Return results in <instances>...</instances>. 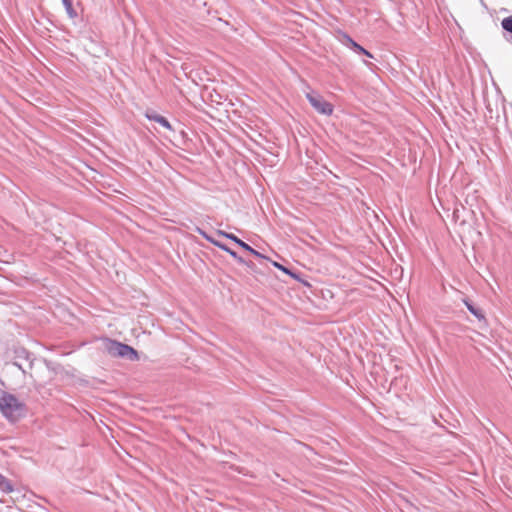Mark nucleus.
<instances>
[{"mask_svg": "<svg viewBox=\"0 0 512 512\" xmlns=\"http://www.w3.org/2000/svg\"><path fill=\"white\" fill-rule=\"evenodd\" d=\"M0 411L9 421L16 422L24 417L26 405L15 395L2 391L0 393Z\"/></svg>", "mask_w": 512, "mask_h": 512, "instance_id": "f257e3e1", "label": "nucleus"}, {"mask_svg": "<svg viewBox=\"0 0 512 512\" xmlns=\"http://www.w3.org/2000/svg\"><path fill=\"white\" fill-rule=\"evenodd\" d=\"M104 348L113 357L125 358L130 361L139 359L138 352L131 346L112 339L104 340Z\"/></svg>", "mask_w": 512, "mask_h": 512, "instance_id": "f03ea898", "label": "nucleus"}, {"mask_svg": "<svg viewBox=\"0 0 512 512\" xmlns=\"http://www.w3.org/2000/svg\"><path fill=\"white\" fill-rule=\"evenodd\" d=\"M306 98L310 105L320 114L331 115L333 113V105L327 102L323 96L315 91L306 93Z\"/></svg>", "mask_w": 512, "mask_h": 512, "instance_id": "7ed1b4c3", "label": "nucleus"}, {"mask_svg": "<svg viewBox=\"0 0 512 512\" xmlns=\"http://www.w3.org/2000/svg\"><path fill=\"white\" fill-rule=\"evenodd\" d=\"M217 234L220 235V236H223L227 239H230L232 240L233 242H235L238 246H240L241 248H243L244 250L250 252L252 255H254L255 257H258V258H262V259H267L264 255H262L260 252H258L257 250H255L254 248H252L250 245H248L247 243H245L244 241H242L240 238H238L237 236H235L234 234H231V233H227V232H224L222 230H218L217 231Z\"/></svg>", "mask_w": 512, "mask_h": 512, "instance_id": "20e7f679", "label": "nucleus"}, {"mask_svg": "<svg viewBox=\"0 0 512 512\" xmlns=\"http://www.w3.org/2000/svg\"><path fill=\"white\" fill-rule=\"evenodd\" d=\"M144 115L148 120L157 122L168 130H173L170 122L165 117L158 114L155 110H147Z\"/></svg>", "mask_w": 512, "mask_h": 512, "instance_id": "39448f33", "label": "nucleus"}, {"mask_svg": "<svg viewBox=\"0 0 512 512\" xmlns=\"http://www.w3.org/2000/svg\"><path fill=\"white\" fill-rule=\"evenodd\" d=\"M343 43L352 48L356 53L358 54H363L369 58H373V55L367 51L365 48H363L361 45H359L358 43H356L350 36H348L347 34L344 35V41Z\"/></svg>", "mask_w": 512, "mask_h": 512, "instance_id": "423d86ee", "label": "nucleus"}, {"mask_svg": "<svg viewBox=\"0 0 512 512\" xmlns=\"http://www.w3.org/2000/svg\"><path fill=\"white\" fill-rule=\"evenodd\" d=\"M216 247L220 248L221 250L227 252L231 257H233L238 263L240 264H243V265H246L250 268L253 267V263L252 262H247L245 261L241 256H239L237 254L236 251L232 250L231 248H229L226 244L222 243V242H219L216 244Z\"/></svg>", "mask_w": 512, "mask_h": 512, "instance_id": "0eeeda50", "label": "nucleus"}, {"mask_svg": "<svg viewBox=\"0 0 512 512\" xmlns=\"http://www.w3.org/2000/svg\"><path fill=\"white\" fill-rule=\"evenodd\" d=\"M15 353H16L17 358H21V359H25V360L29 361V369L30 370L33 368L35 358L33 357L32 353H30L25 348L18 349V350H16Z\"/></svg>", "mask_w": 512, "mask_h": 512, "instance_id": "6e6552de", "label": "nucleus"}, {"mask_svg": "<svg viewBox=\"0 0 512 512\" xmlns=\"http://www.w3.org/2000/svg\"><path fill=\"white\" fill-rule=\"evenodd\" d=\"M464 304L469 312L473 314L477 319L483 320L485 318L483 311L480 308L474 306L469 300L464 299Z\"/></svg>", "mask_w": 512, "mask_h": 512, "instance_id": "1a4fd4ad", "label": "nucleus"}, {"mask_svg": "<svg viewBox=\"0 0 512 512\" xmlns=\"http://www.w3.org/2000/svg\"><path fill=\"white\" fill-rule=\"evenodd\" d=\"M0 491L3 493H11L14 491V487L11 481L0 473Z\"/></svg>", "mask_w": 512, "mask_h": 512, "instance_id": "9d476101", "label": "nucleus"}, {"mask_svg": "<svg viewBox=\"0 0 512 512\" xmlns=\"http://www.w3.org/2000/svg\"><path fill=\"white\" fill-rule=\"evenodd\" d=\"M62 3L65 7V10L70 18H75L77 16V12L73 8L72 0H62Z\"/></svg>", "mask_w": 512, "mask_h": 512, "instance_id": "9b49d317", "label": "nucleus"}, {"mask_svg": "<svg viewBox=\"0 0 512 512\" xmlns=\"http://www.w3.org/2000/svg\"><path fill=\"white\" fill-rule=\"evenodd\" d=\"M273 265L278 268L279 270L283 271L284 273L290 275L292 278L296 279V280H299V276L292 272L290 269H288L287 267L281 265L280 263H277V262H273Z\"/></svg>", "mask_w": 512, "mask_h": 512, "instance_id": "f8f14e48", "label": "nucleus"}, {"mask_svg": "<svg viewBox=\"0 0 512 512\" xmlns=\"http://www.w3.org/2000/svg\"><path fill=\"white\" fill-rule=\"evenodd\" d=\"M501 26L505 31L512 33V15L504 18L501 21Z\"/></svg>", "mask_w": 512, "mask_h": 512, "instance_id": "ddd939ff", "label": "nucleus"}, {"mask_svg": "<svg viewBox=\"0 0 512 512\" xmlns=\"http://www.w3.org/2000/svg\"><path fill=\"white\" fill-rule=\"evenodd\" d=\"M198 233L204 238L206 239L208 242H210L211 244H213L214 246H216L217 243H219L220 241H217L215 240L212 236L208 235L205 231L201 230V229H197Z\"/></svg>", "mask_w": 512, "mask_h": 512, "instance_id": "4468645a", "label": "nucleus"}, {"mask_svg": "<svg viewBox=\"0 0 512 512\" xmlns=\"http://www.w3.org/2000/svg\"><path fill=\"white\" fill-rule=\"evenodd\" d=\"M13 365L17 367L24 376H28L30 379H33V375L29 373L28 370H26L20 363L15 361L13 362Z\"/></svg>", "mask_w": 512, "mask_h": 512, "instance_id": "2eb2a0df", "label": "nucleus"}]
</instances>
